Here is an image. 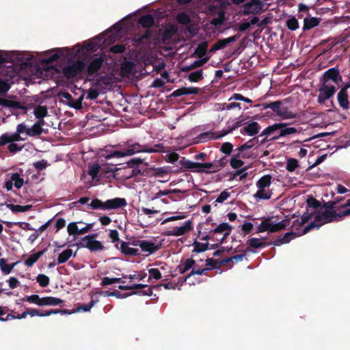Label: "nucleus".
I'll list each match as a JSON object with an SVG mask.
<instances>
[{"mask_svg":"<svg viewBox=\"0 0 350 350\" xmlns=\"http://www.w3.org/2000/svg\"><path fill=\"white\" fill-rule=\"evenodd\" d=\"M350 215V208L337 211H317L315 212L314 220L304 227L302 234H305L314 228H319L325 224L334 221H340L345 217Z\"/></svg>","mask_w":350,"mask_h":350,"instance_id":"nucleus-1","label":"nucleus"},{"mask_svg":"<svg viewBox=\"0 0 350 350\" xmlns=\"http://www.w3.org/2000/svg\"><path fill=\"white\" fill-rule=\"evenodd\" d=\"M159 150L154 148H149L148 146H142L139 144H133L126 148H124L121 150H114L109 154L105 156L106 161H108L112 158H121L126 156L133 155L137 152H156Z\"/></svg>","mask_w":350,"mask_h":350,"instance_id":"nucleus-2","label":"nucleus"},{"mask_svg":"<svg viewBox=\"0 0 350 350\" xmlns=\"http://www.w3.org/2000/svg\"><path fill=\"white\" fill-rule=\"evenodd\" d=\"M126 204L127 202L126 199L122 198H115L107 200L105 202H103L98 198H95L92 200L90 206L94 210H111L124 207Z\"/></svg>","mask_w":350,"mask_h":350,"instance_id":"nucleus-3","label":"nucleus"},{"mask_svg":"<svg viewBox=\"0 0 350 350\" xmlns=\"http://www.w3.org/2000/svg\"><path fill=\"white\" fill-rule=\"evenodd\" d=\"M271 180L272 176L270 174L260 177L256 183L258 191L254 197L260 200H269L273 195L272 190L269 189Z\"/></svg>","mask_w":350,"mask_h":350,"instance_id":"nucleus-4","label":"nucleus"},{"mask_svg":"<svg viewBox=\"0 0 350 350\" xmlns=\"http://www.w3.org/2000/svg\"><path fill=\"white\" fill-rule=\"evenodd\" d=\"M126 171H131L130 174L126 175L125 178L129 179L139 175H145L148 163L144 162V159L133 158L127 161Z\"/></svg>","mask_w":350,"mask_h":350,"instance_id":"nucleus-5","label":"nucleus"},{"mask_svg":"<svg viewBox=\"0 0 350 350\" xmlns=\"http://www.w3.org/2000/svg\"><path fill=\"white\" fill-rule=\"evenodd\" d=\"M85 68L83 60L75 61L63 68V74L67 79H72L81 74Z\"/></svg>","mask_w":350,"mask_h":350,"instance_id":"nucleus-6","label":"nucleus"},{"mask_svg":"<svg viewBox=\"0 0 350 350\" xmlns=\"http://www.w3.org/2000/svg\"><path fill=\"white\" fill-rule=\"evenodd\" d=\"M336 91V88L333 85L321 84L319 89L317 101L319 104L325 103V100L332 98Z\"/></svg>","mask_w":350,"mask_h":350,"instance_id":"nucleus-7","label":"nucleus"},{"mask_svg":"<svg viewBox=\"0 0 350 350\" xmlns=\"http://www.w3.org/2000/svg\"><path fill=\"white\" fill-rule=\"evenodd\" d=\"M104 62L105 58L102 56L92 57L87 66L85 71L87 76L94 77L96 75Z\"/></svg>","mask_w":350,"mask_h":350,"instance_id":"nucleus-8","label":"nucleus"},{"mask_svg":"<svg viewBox=\"0 0 350 350\" xmlns=\"http://www.w3.org/2000/svg\"><path fill=\"white\" fill-rule=\"evenodd\" d=\"M329 81L337 83L338 81H342V77L340 74V71L337 68H332L326 70L321 78L320 81L322 84H328Z\"/></svg>","mask_w":350,"mask_h":350,"instance_id":"nucleus-9","label":"nucleus"},{"mask_svg":"<svg viewBox=\"0 0 350 350\" xmlns=\"http://www.w3.org/2000/svg\"><path fill=\"white\" fill-rule=\"evenodd\" d=\"M265 4L261 0H250L244 5L245 14H258L262 11Z\"/></svg>","mask_w":350,"mask_h":350,"instance_id":"nucleus-10","label":"nucleus"},{"mask_svg":"<svg viewBox=\"0 0 350 350\" xmlns=\"http://www.w3.org/2000/svg\"><path fill=\"white\" fill-rule=\"evenodd\" d=\"M232 227L228 223L224 222L217 226L214 229L211 230L213 234H222L221 239L215 238V241H220V243H223L227 237L230 234Z\"/></svg>","mask_w":350,"mask_h":350,"instance_id":"nucleus-11","label":"nucleus"},{"mask_svg":"<svg viewBox=\"0 0 350 350\" xmlns=\"http://www.w3.org/2000/svg\"><path fill=\"white\" fill-rule=\"evenodd\" d=\"M23 58V55L16 51L0 50V64L13 63L15 60L21 61Z\"/></svg>","mask_w":350,"mask_h":350,"instance_id":"nucleus-12","label":"nucleus"},{"mask_svg":"<svg viewBox=\"0 0 350 350\" xmlns=\"http://www.w3.org/2000/svg\"><path fill=\"white\" fill-rule=\"evenodd\" d=\"M192 221L191 220H188L185 221L183 226L180 227H176L172 230H169L164 232V235L165 236H182L192 230Z\"/></svg>","mask_w":350,"mask_h":350,"instance_id":"nucleus-13","label":"nucleus"},{"mask_svg":"<svg viewBox=\"0 0 350 350\" xmlns=\"http://www.w3.org/2000/svg\"><path fill=\"white\" fill-rule=\"evenodd\" d=\"M154 31L152 29H146L144 33H137L133 36V41L136 46L149 43Z\"/></svg>","mask_w":350,"mask_h":350,"instance_id":"nucleus-14","label":"nucleus"},{"mask_svg":"<svg viewBox=\"0 0 350 350\" xmlns=\"http://www.w3.org/2000/svg\"><path fill=\"white\" fill-rule=\"evenodd\" d=\"M240 37L239 34L230 36L227 38L220 39L217 40L210 49L209 53H213L215 51L224 49L231 42H235Z\"/></svg>","mask_w":350,"mask_h":350,"instance_id":"nucleus-15","label":"nucleus"},{"mask_svg":"<svg viewBox=\"0 0 350 350\" xmlns=\"http://www.w3.org/2000/svg\"><path fill=\"white\" fill-rule=\"evenodd\" d=\"M260 124L257 122L249 121L247 122L243 128L240 130V132L243 135L254 136L260 132Z\"/></svg>","mask_w":350,"mask_h":350,"instance_id":"nucleus-16","label":"nucleus"},{"mask_svg":"<svg viewBox=\"0 0 350 350\" xmlns=\"http://www.w3.org/2000/svg\"><path fill=\"white\" fill-rule=\"evenodd\" d=\"M27 139V137H23L21 135L16 131L14 133H5L0 136V146L6 145L8 143L24 141Z\"/></svg>","mask_w":350,"mask_h":350,"instance_id":"nucleus-17","label":"nucleus"},{"mask_svg":"<svg viewBox=\"0 0 350 350\" xmlns=\"http://www.w3.org/2000/svg\"><path fill=\"white\" fill-rule=\"evenodd\" d=\"M259 136L258 137H254L250 140H248L247 142H245L244 144L239 146L236 150H238L237 156H241L243 158H250V156L248 155L247 153L245 152V150L247 149L252 148L255 145L258 144L259 142Z\"/></svg>","mask_w":350,"mask_h":350,"instance_id":"nucleus-18","label":"nucleus"},{"mask_svg":"<svg viewBox=\"0 0 350 350\" xmlns=\"http://www.w3.org/2000/svg\"><path fill=\"white\" fill-rule=\"evenodd\" d=\"M118 163H105L100 164V177L111 178L114 177V172L118 170L116 167Z\"/></svg>","mask_w":350,"mask_h":350,"instance_id":"nucleus-19","label":"nucleus"},{"mask_svg":"<svg viewBox=\"0 0 350 350\" xmlns=\"http://www.w3.org/2000/svg\"><path fill=\"white\" fill-rule=\"evenodd\" d=\"M232 131L231 130L230 127V125L228 126V129H226V130H223L221 133L216 135V133H213V132H211V131H208V132H204V133H202L201 134H200L199 135V139L200 140H202V141H207L208 139H219V138H221L226 135H227L228 134L232 133Z\"/></svg>","mask_w":350,"mask_h":350,"instance_id":"nucleus-20","label":"nucleus"},{"mask_svg":"<svg viewBox=\"0 0 350 350\" xmlns=\"http://www.w3.org/2000/svg\"><path fill=\"white\" fill-rule=\"evenodd\" d=\"M280 124H281L282 125V128H280V129L279 131V134L277 135L273 136L271 138V140H278L280 137H286V136L291 135V134H295V133H299V131L297 129H295L294 127H288L287 126L288 124L286 123L280 122Z\"/></svg>","mask_w":350,"mask_h":350,"instance_id":"nucleus-21","label":"nucleus"},{"mask_svg":"<svg viewBox=\"0 0 350 350\" xmlns=\"http://www.w3.org/2000/svg\"><path fill=\"white\" fill-rule=\"evenodd\" d=\"M218 171L219 168L217 166V163L214 161L213 162L209 163H200V169H197L196 172L211 174L217 172Z\"/></svg>","mask_w":350,"mask_h":350,"instance_id":"nucleus-22","label":"nucleus"},{"mask_svg":"<svg viewBox=\"0 0 350 350\" xmlns=\"http://www.w3.org/2000/svg\"><path fill=\"white\" fill-rule=\"evenodd\" d=\"M139 247L143 252H147L149 254H154L161 249V244H155L152 241L142 240Z\"/></svg>","mask_w":350,"mask_h":350,"instance_id":"nucleus-23","label":"nucleus"},{"mask_svg":"<svg viewBox=\"0 0 350 350\" xmlns=\"http://www.w3.org/2000/svg\"><path fill=\"white\" fill-rule=\"evenodd\" d=\"M179 163L181 165V172H185L187 170H189L196 172L197 169H200V163L191 161L190 160L186 159L185 157H182L181 160L179 161Z\"/></svg>","mask_w":350,"mask_h":350,"instance_id":"nucleus-24","label":"nucleus"},{"mask_svg":"<svg viewBox=\"0 0 350 350\" xmlns=\"http://www.w3.org/2000/svg\"><path fill=\"white\" fill-rule=\"evenodd\" d=\"M78 247H85L89 249L91 252L101 251L104 250V246L99 241H94L90 242L77 243Z\"/></svg>","mask_w":350,"mask_h":350,"instance_id":"nucleus-25","label":"nucleus"},{"mask_svg":"<svg viewBox=\"0 0 350 350\" xmlns=\"http://www.w3.org/2000/svg\"><path fill=\"white\" fill-rule=\"evenodd\" d=\"M199 93V88L194 87H183L179 89H177L173 92L172 94V96L178 97L183 95H189V94H198Z\"/></svg>","mask_w":350,"mask_h":350,"instance_id":"nucleus-26","label":"nucleus"},{"mask_svg":"<svg viewBox=\"0 0 350 350\" xmlns=\"http://www.w3.org/2000/svg\"><path fill=\"white\" fill-rule=\"evenodd\" d=\"M337 100L340 107L343 110H348L350 108L348 92L339 91L337 94Z\"/></svg>","mask_w":350,"mask_h":350,"instance_id":"nucleus-27","label":"nucleus"},{"mask_svg":"<svg viewBox=\"0 0 350 350\" xmlns=\"http://www.w3.org/2000/svg\"><path fill=\"white\" fill-rule=\"evenodd\" d=\"M282 125L280 123H275L272 125H270L265 128L259 137L265 136V137H269L272 135H277L279 134V131L280 128H282Z\"/></svg>","mask_w":350,"mask_h":350,"instance_id":"nucleus-28","label":"nucleus"},{"mask_svg":"<svg viewBox=\"0 0 350 350\" xmlns=\"http://www.w3.org/2000/svg\"><path fill=\"white\" fill-rule=\"evenodd\" d=\"M264 240H265V238L262 239L251 238L247 241L246 243L250 247L253 249L263 248L270 245V243H268V242H266Z\"/></svg>","mask_w":350,"mask_h":350,"instance_id":"nucleus-29","label":"nucleus"},{"mask_svg":"<svg viewBox=\"0 0 350 350\" xmlns=\"http://www.w3.org/2000/svg\"><path fill=\"white\" fill-rule=\"evenodd\" d=\"M196 264V261L192 258L183 259L177 269L180 273L183 274L192 268Z\"/></svg>","mask_w":350,"mask_h":350,"instance_id":"nucleus-30","label":"nucleus"},{"mask_svg":"<svg viewBox=\"0 0 350 350\" xmlns=\"http://www.w3.org/2000/svg\"><path fill=\"white\" fill-rule=\"evenodd\" d=\"M64 303V300L54 297H44L41 298L40 306H60Z\"/></svg>","mask_w":350,"mask_h":350,"instance_id":"nucleus-31","label":"nucleus"},{"mask_svg":"<svg viewBox=\"0 0 350 350\" xmlns=\"http://www.w3.org/2000/svg\"><path fill=\"white\" fill-rule=\"evenodd\" d=\"M0 105L4 107L10 108L13 109H23V106L20 102L9 100L4 98H0Z\"/></svg>","mask_w":350,"mask_h":350,"instance_id":"nucleus-32","label":"nucleus"},{"mask_svg":"<svg viewBox=\"0 0 350 350\" xmlns=\"http://www.w3.org/2000/svg\"><path fill=\"white\" fill-rule=\"evenodd\" d=\"M320 18L310 17V16L306 17L304 19L303 30L307 31L318 26L320 23Z\"/></svg>","mask_w":350,"mask_h":350,"instance_id":"nucleus-33","label":"nucleus"},{"mask_svg":"<svg viewBox=\"0 0 350 350\" xmlns=\"http://www.w3.org/2000/svg\"><path fill=\"white\" fill-rule=\"evenodd\" d=\"M210 57H205L202 59L196 60L192 64H191L189 66H184L182 67L181 70L183 72H189L191 70H193L195 68H197L198 67L202 66L204 64H205L208 60Z\"/></svg>","mask_w":350,"mask_h":350,"instance_id":"nucleus-34","label":"nucleus"},{"mask_svg":"<svg viewBox=\"0 0 350 350\" xmlns=\"http://www.w3.org/2000/svg\"><path fill=\"white\" fill-rule=\"evenodd\" d=\"M138 22L144 28L149 29L148 28L153 26L154 23V18L151 14H145L139 18Z\"/></svg>","mask_w":350,"mask_h":350,"instance_id":"nucleus-35","label":"nucleus"},{"mask_svg":"<svg viewBox=\"0 0 350 350\" xmlns=\"http://www.w3.org/2000/svg\"><path fill=\"white\" fill-rule=\"evenodd\" d=\"M19 262H15L12 264H7V260L5 258L0 259V269L1 271L4 274H9L11 273L12 270L14 267Z\"/></svg>","mask_w":350,"mask_h":350,"instance_id":"nucleus-36","label":"nucleus"},{"mask_svg":"<svg viewBox=\"0 0 350 350\" xmlns=\"http://www.w3.org/2000/svg\"><path fill=\"white\" fill-rule=\"evenodd\" d=\"M46 249L42 250V251H39L35 254L30 255L28 258H27L24 263L27 267H31L36 262L40 256L45 252Z\"/></svg>","mask_w":350,"mask_h":350,"instance_id":"nucleus-37","label":"nucleus"},{"mask_svg":"<svg viewBox=\"0 0 350 350\" xmlns=\"http://www.w3.org/2000/svg\"><path fill=\"white\" fill-rule=\"evenodd\" d=\"M276 114L281 117L282 119L294 118L297 116L296 113L288 111L287 107H282V105L280 106Z\"/></svg>","mask_w":350,"mask_h":350,"instance_id":"nucleus-38","label":"nucleus"},{"mask_svg":"<svg viewBox=\"0 0 350 350\" xmlns=\"http://www.w3.org/2000/svg\"><path fill=\"white\" fill-rule=\"evenodd\" d=\"M208 48V43L206 42H202L200 43L195 50L194 54L199 58L202 59L206 54Z\"/></svg>","mask_w":350,"mask_h":350,"instance_id":"nucleus-39","label":"nucleus"},{"mask_svg":"<svg viewBox=\"0 0 350 350\" xmlns=\"http://www.w3.org/2000/svg\"><path fill=\"white\" fill-rule=\"evenodd\" d=\"M6 206L10 209L13 213H22L29 211L32 208V205H15L12 204H6Z\"/></svg>","mask_w":350,"mask_h":350,"instance_id":"nucleus-40","label":"nucleus"},{"mask_svg":"<svg viewBox=\"0 0 350 350\" xmlns=\"http://www.w3.org/2000/svg\"><path fill=\"white\" fill-rule=\"evenodd\" d=\"M176 33V28L173 25H170L165 28L162 33V40L165 42L169 40Z\"/></svg>","mask_w":350,"mask_h":350,"instance_id":"nucleus-41","label":"nucleus"},{"mask_svg":"<svg viewBox=\"0 0 350 350\" xmlns=\"http://www.w3.org/2000/svg\"><path fill=\"white\" fill-rule=\"evenodd\" d=\"M33 114L38 119L44 118L48 115V109L46 106L38 105L33 109Z\"/></svg>","mask_w":350,"mask_h":350,"instance_id":"nucleus-42","label":"nucleus"},{"mask_svg":"<svg viewBox=\"0 0 350 350\" xmlns=\"http://www.w3.org/2000/svg\"><path fill=\"white\" fill-rule=\"evenodd\" d=\"M282 104V102L281 100H276L274 102L263 103L261 105V106L262 107V110H265L266 109H271L275 113H277V112L279 110Z\"/></svg>","mask_w":350,"mask_h":350,"instance_id":"nucleus-43","label":"nucleus"},{"mask_svg":"<svg viewBox=\"0 0 350 350\" xmlns=\"http://www.w3.org/2000/svg\"><path fill=\"white\" fill-rule=\"evenodd\" d=\"M88 174L92 178V179H95L98 176L100 177V164L94 163L90 165L88 168Z\"/></svg>","mask_w":350,"mask_h":350,"instance_id":"nucleus-44","label":"nucleus"},{"mask_svg":"<svg viewBox=\"0 0 350 350\" xmlns=\"http://www.w3.org/2000/svg\"><path fill=\"white\" fill-rule=\"evenodd\" d=\"M271 217L265 218L260 223V224L258 226V230L256 232H263L265 231L270 232L271 227Z\"/></svg>","mask_w":350,"mask_h":350,"instance_id":"nucleus-45","label":"nucleus"},{"mask_svg":"<svg viewBox=\"0 0 350 350\" xmlns=\"http://www.w3.org/2000/svg\"><path fill=\"white\" fill-rule=\"evenodd\" d=\"M72 251L70 249H66L60 253L57 257V264H62L66 262L72 256Z\"/></svg>","mask_w":350,"mask_h":350,"instance_id":"nucleus-46","label":"nucleus"},{"mask_svg":"<svg viewBox=\"0 0 350 350\" xmlns=\"http://www.w3.org/2000/svg\"><path fill=\"white\" fill-rule=\"evenodd\" d=\"M193 245L194 247V248L193 250V252H196V253H201V252H205L207 250H208V247H209V244L208 243H200L197 241H195L193 242Z\"/></svg>","mask_w":350,"mask_h":350,"instance_id":"nucleus-47","label":"nucleus"},{"mask_svg":"<svg viewBox=\"0 0 350 350\" xmlns=\"http://www.w3.org/2000/svg\"><path fill=\"white\" fill-rule=\"evenodd\" d=\"M203 79V71L202 69L191 72L188 76V79L191 82H198Z\"/></svg>","mask_w":350,"mask_h":350,"instance_id":"nucleus-48","label":"nucleus"},{"mask_svg":"<svg viewBox=\"0 0 350 350\" xmlns=\"http://www.w3.org/2000/svg\"><path fill=\"white\" fill-rule=\"evenodd\" d=\"M286 25L289 30L295 31L299 27V22L295 16H291L286 21Z\"/></svg>","mask_w":350,"mask_h":350,"instance_id":"nucleus-49","label":"nucleus"},{"mask_svg":"<svg viewBox=\"0 0 350 350\" xmlns=\"http://www.w3.org/2000/svg\"><path fill=\"white\" fill-rule=\"evenodd\" d=\"M152 294V288L151 286H149L146 284H145V286L143 287L140 291H133L130 294L126 295L124 296V297L129 296V295H151Z\"/></svg>","mask_w":350,"mask_h":350,"instance_id":"nucleus-50","label":"nucleus"},{"mask_svg":"<svg viewBox=\"0 0 350 350\" xmlns=\"http://www.w3.org/2000/svg\"><path fill=\"white\" fill-rule=\"evenodd\" d=\"M286 226V220H282L276 224L271 221L270 232H276L285 229Z\"/></svg>","mask_w":350,"mask_h":350,"instance_id":"nucleus-51","label":"nucleus"},{"mask_svg":"<svg viewBox=\"0 0 350 350\" xmlns=\"http://www.w3.org/2000/svg\"><path fill=\"white\" fill-rule=\"evenodd\" d=\"M176 21L181 25H188L191 23L189 16L184 12H180L177 14Z\"/></svg>","mask_w":350,"mask_h":350,"instance_id":"nucleus-52","label":"nucleus"},{"mask_svg":"<svg viewBox=\"0 0 350 350\" xmlns=\"http://www.w3.org/2000/svg\"><path fill=\"white\" fill-rule=\"evenodd\" d=\"M11 178L16 188L20 189L22 187V186L24 184V180L23 178H21L20 174L18 173L12 174Z\"/></svg>","mask_w":350,"mask_h":350,"instance_id":"nucleus-53","label":"nucleus"},{"mask_svg":"<svg viewBox=\"0 0 350 350\" xmlns=\"http://www.w3.org/2000/svg\"><path fill=\"white\" fill-rule=\"evenodd\" d=\"M239 157H241V156H237V153L236 154H234L230 160V164L232 168L239 169L243 165L244 163L242 160L238 159Z\"/></svg>","mask_w":350,"mask_h":350,"instance_id":"nucleus-54","label":"nucleus"},{"mask_svg":"<svg viewBox=\"0 0 350 350\" xmlns=\"http://www.w3.org/2000/svg\"><path fill=\"white\" fill-rule=\"evenodd\" d=\"M247 167H243L239 170H237L230 177V180L235 179L237 176H239V180L245 179L248 174L246 172Z\"/></svg>","mask_w":350,"mask_h":350,"instance_id":"nucleus-55","label":"nucleus"},{"mask_svg":"<svg viewBox=\"0 0 350 350\" xmlns=\"http://www.w3.org/2000/svg\"><path fill=\"white\" fill-rule=\"evenodd\" d=\"M43 133V129L40 128L34 124L31 128H29L27 135L30 137H35L41 135Z\"/></svg>","mask_w":350,"mask_h":350,"instance_id":"nucleus-56","label":"nucleus"},{"mask_svg":"<svg viewBox=\"0 0 350 350\" xmlns=\"http://www.w3.org/2000/svg\"><path fill=\"white\" fill-rule=\"evenodd\" d=\"M134 68V63L131 61L124 62L121 65V70L124 73L131 74Z\"/></svg>","mask_w":350,"mask_h":350,"instance_id":"nucleus-57","label":"nucleus"},{"mask_svg":"<svg viewBox=\"0 0 350 350\" xmlns=\"http://www.w3.org/2000/svg\"><path fill=\"white\" fill-rule=\"evenodd\" d=\"M321 208H323L325 209L324 211L338 212V208L339 206H337L336 202L332 200L325 202L323 205H321Z\"/></svg>","mask_w":350,"mask_h":350,"instance_id":"nucleus-58","label":"nucleus"},{"mask_svg":"<svg viewBox=\"0 0 350 350\" xmlns=\"http://www.w3.org/2000/svg\"><path fill=\"white\" fill-rule=\"evenodd\" d=\"M77 223H82V221L79 222H71L68 225L67 231L70 235L79 234V229L77 226Z\"/></svg>","mask_w":350,"mask_h":350,"instance_id":"nucleus-59","label":"nucleus"},{"mask_svg":"<svg viewBox=\"0 0 350 350\" xmlns=\"http://www.w3.org/2000/svg\"><path fill=\"white\" fill-rule=\"evenodd\" d=\"M298 161L296 159H289L287 161L286 169L289 172H293L298 167Z\"/></svg>","mask_w":350,"mask_h":350,"instance_id":"nucleus-60","label":"nucleus"},{"mask_svg":"<svg viewBox=\"0 0 350 350\" xmlns=\"http://www.w3.org/2000/svg\"><path fill=\"white\" fill-rule=\"evenodd\" d=\"M306 203L308 207L312 208H321V202L317 200L316 198H313L312 196L309 197L307 200Z\"/></svg>","mask_w":350,"mask_h":350,"instance_id":"nucleus-61","label":"nucleus"},{"mask_svg":"<svg viewBox=\"0 0 350 350\" xmlns=\"http://www.w3.org/2000/svg\"><path fill=\"white\" fill-rule=\"evenodd\" d=\"M37 282L42 287H46L49 284V278L44 274H39L36 278Z\"/></svg>","mask_w":350,"mask_h":350,"instance_id":"nucleus-62","label":"nucleus"},{"mask_svg":"<svg viewBox=\"0 0 350 350\" xmlns=\"http://www.w3.org/2000/svg\"><path fill=\"white\" fill-rule=\"evenodd\" d=\"M53 51H55L56 53L53 54L52 55H51L47 59V62H48L52 63V62H56L63 55L62 51V49L56 48V49H53Z\"/></svg>","mask_w":350,"mask_h":350,"instance_id":"nucleus-63","label":"nucleus"},{"mask_svg":"<svg viewBox=\"0 0 350 350\" xmlns=\"http://www.w3.org/2000/svg\"><path fill=\"white\" fill-rule=\"evenodd\" d=\"M233 149V145L230 142L224 143L221 148L220 151L226 154H230Z\"/></svg>","mask_w":350,"mask_h":350,"instance_id":"nucleus-64","label":"nucleus"}]
</instances>
